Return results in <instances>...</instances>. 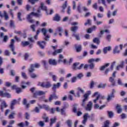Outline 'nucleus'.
I'll return each mask as SVG.
<instances>
[{
	"label": "nucleus",
	"instance_id": "1",
	"mask_svg": "<svg viewBox=\"0 0 127 127\" xmlns=\"http://www.w3.org/2000/svg\"><path fill=\"white\" fill-rule=\"evenodd\" d=\"M37 12L38 13H34L33 12H32L31 13V14L28 15V16L27 17V19H28L29 22H30L31 23H33V22H34V20L32 19V15H34V16H36L37 17H39L40 16H41L40 8L38 9Z\"/></svg>",
	"mask_w": 127,
	"mask_h": 127
},
{
	"label": "nucleus",
	"instance_id": "2",
	"mask_svg": "<svg viewBox=\"0 0 127 127\" xmlns=\"http://www.w3.org/2000/svg\"><path fill=\"white\" fill-rule=\"evenodd\" d=\"M90 95H91V91H88L83 95L84 99H83L82 102L81 104V106L83 108H85L86 107V105H87V102H86V101H88V99L89 98V96H90Z\"/></svg>",
	"mask_w": 127,
	"mask_h": 127
},
{
	"label": "nucleus",
	"instance_id": "3",
	"mask_svg": "<svg viewBox=\"0 0 127 127\" xmlns=\"http://www.w3.org/2000/svg\"><path fill=\"white\" fill-rule=\"evenodd\" d=\"M96 96H97L96 97V98L95 99L93 100V103L95 104L97 103V101L99 100H104L105 99V96L101 95V94L99 93L98 92H96L94 93V94L92 95V97H96Z\"/></svg>",
	"mask_w": 127,
	"mask_h": 127
},
{
	"label": "nucleus",
	"instance_id": "4",
	"mask_svg": "<svg viewBox=\"0 0 127 127\" xmlns=\"http://www.w3.org/2000/svg\"><path fill=\"white\" fill-rule=\"evenodd\" d=\"M117 74V71H115L112 73V76L110 77L109 78V81L111 83L112 86H116V80L115 79L116 77V74Z\"/></svg>",
	"mask_w": 127,
	"mask_h": 127
},
{
	"label": "nucleus",
	"instance_id": "5",
	"mask_svg": "<svg viewBox=\"0 0 127 127\" xmlns=\"http://www.w3.org/2000/svg\"><path fill=\"white\" fill-rule=\"evenodd\" d=\"M79 65H80V63H74L72 65L73 70H81L84 66V64H81L79 66Z\"/></svg>",
	"mask_w": 127,
	"mask_h": 127
},
{
	"label": "nucleus",
	"instance_id": "6",
	"mask_svg": "<svg viewBox=\"0 0 127 127\" xmlns=\"http://www.w3.org/2000/svg\"><path fill=\"white\" fill-rule=\"evenodd\" d=\"M47 30H46L45 28H43L41 30V32L43 34V35L45 37L44 38V40L45 41H49V38H50V36L49 35H46V33H47Z\"/></svg>",
	"mask_w": 127,
	"mask_h": 127
},
{
	"label": "nucleus",
	"instance_id": "7",
	"mask_svg": "<svg viewBox=\"0 0 127 127\" xmlns=\"http://www.w3.org/2000/svg\"><path fill=\"white\" fill-rule=\"evenodd\" d=\"M15 41H14V39H12L11 40V42H10V44L9 45V47L12 51V52H13V55H15L16 54V53L15 52H14V43H15Z\"/></svg>",
	"mask_w": 127,
	"mask_h": 127
},
{
	"label": "nucleus",
	"instance_id": "8",
	"mask_svg": "<svg viewBox=\"0 0 127 127\" xmlns=\"http://www.w3.org/2000/svg\"><path fill=\"white\" fill-rule=\"evenodd\" d=\"M39 85L41 87H42V88H45L46 89H48L51 87L50 82L40 83Z\"/></svg>",
	"mask_w": 127,
	"mask_h": 127
},
{
	"label": "nucleus",
	"instance_id": "9",
	"mask_svg": "<svg viewBox=\"0 0 127 127\" xmlns=\"http://www.w3.org/2000/svg\"><path fill=\"white\" fill-rule=\"evenodd\" d=\"M40 65L38 64H31L30 67L28 69V71L30 73H32L34 71V68H39Z\"/></svg>",
	"mask_w": 127,
	"mask_h": 127
},
{
	"label": "nucleus",
	"instance_id": "10",
	"mask_svg": "<svg viewBox=\"0 0 127 127\" xmlns=\"http://www.w3.org/2000/svg\"><path fill=\"white\" fill-rule=\"evenodd\" d=\"M86 111L88 112H91L92 109H93V102L92 101H89L87 105V106L85 107Z\"/></svg>",
	"mask_w": 127,
	"mask_h": 127
},
{
	"label": "nucleus",
	"instance_id": "11",
	"mask_svg": "<svg viewBox=\"0 0 127 127\" xmlns=\"http://www.w3.org/2000/svg\"><path fill=\"white\" fill-rule=\"evenodd\" d=\"M47 93V91H37L34 93L33 96L35 98L37 96H43Z\"/></svg>",
	"mask_w": 127,
	"mask_h": 127
},
{
	"label": "nucleus",
	"instance_id": "12",
	"mask_svg": "<svg viewBox=\"0 0 127 127\" xmlns=\"http://www.w3.org/2000/svg\"><path fill=\"white\" fill-rule=\"evenodd\" d=\"M0 96L1 97H3V98H11V96L9 94V93L7 92L4 93L3 91L0 90Z\"/></svg>",
	"mask_w": 127,
	"mask_h": 127
},
{
	"label": "nucleus",
	"instance_id": "13",
	"mask_svg": "<svg viewBox=\"0 0 127 127\" xmlns=\"http://www.w3.org/2000/svg\"><path fill=\"white\" fill-rule=\"evenodd\" d=\"M37 45L41 48L42 49H44V47L46 44V42L45 41H38L37 42Z\"/></svg>",
	"mask_w": 127,
	"mask_h": 127
},
{
	"label": "nucleus",
	"instance_id": "14",
	"mask_svg": "<svg viewBox=\"0 0 127 127\" xmlns=\"http://www.w3.org/2000/svg\"><path fill=\"white\" fill-rule=\"evenodd\" d=\"M61 86V83L60 82H58L56 84H54L53 85V87H52V90L53 91H56V90L57 89H59V88H60V87Z\"/></svg>",
	"mask_w": 127,
	"mask_h": 127
},
{
	"label": "nucleus",
	"instance_id": "15",
	"mask_svg": "<svg viewBox=\"0 0 127 127\" xmlns=\"http://www.w3.org/2000/svg\"><path fill=\"white\" fill-rule=\"evenodd\" d=\"M85 92V91L84 90V89L80 88V87H78L77 88V92L76 93V97H78V98L80 97L81 95L80 94V93H81V94H84V92Z\"/></svg>",
	"mask_w": 127,
	"mask_h": 127
},
{
	"label": "nucleus",
	"instance_id": "16",
	"mask_svg": "<svg viewBox=\"0 0 127 127\" xmlns=\"http://www.w3.org/2000/svg\"><path fill=\"white\" fill-rule=\"evenodd\" d=\"M49 63L50 65H53V66H56V65H57V61H56V60L52 59H49Z\"/></svg>",
	"mask_w": 127,
	"mask_h": 127
},
{
	"label": "nucleus",
	"instance_id": "17",
	"mask_svg": "<svg viewBox=\"0 0 127 127\" xmlns=\"http://www.w3.org/2000/svg\"><path fill=\"white\" fill-rule=\"evenodd\" d=\"M0 109L1 112H3V109L5 108H7V104H6V103H5V101H3L0 105Z\"/></svg>",
	"mask_w": 127,
	"mask_h": 127
},
{
	"label": "nucleus",
	"instance_id": "18",
	"mask_svg": "<svg viewBox=\"0 0 127 127\" xmlns=\"http://www.w3.org/2000/svg\"><path fill=\"white\" fill-rule=\"evenodd\" d=\"M16 104H17V100H16V99H13L11 102V104H10L11 110H13V109H14V105H16Z\"/></svg>",
	"mask_w": 127,
	"mask_h": 127
},
{
	"label": "nucleus",
	"instance_id": "19",
	"mask_svg": "<svg viewBox=\"0 0 127 127\" xmlns=\"http://www.w3.org/2000/svg\"><path fill=\"white\" fill-rule=\"evenodd\" d=\"M99 29L100 30V32L98 36L100 38L102 37V35H103L104 33H105V32H107V33H110V31L108 29L104 30H101L102 29V28H99Z\"/></svg>",
	"mask_w": 127,
	"mask_h": 127
},
{
	"label": "nucleus",
	"instance_id": "20",
	"mask_svg": "<svg viewBox=\"0 0 127 127\" xmlns=\"http://www.w3.org/2000/svg\"><path fill=\"white\" fill-rule=\"evenodd\" d=\"M22 104H23V105H24V106H25V107L27 109H28V108H29L30 107V104L27 103V100H26V99H25V98H24L23 100Z\"/></svg>",
	"mask_w": 127,
	"mask_h": 127
},
{
	"label": "nucleus",
	"instance_id": "21",
	"mask_svg": "<svg viewBox=\"0 0 127 127\" xmlns=\"http://www.w3.org/2000/svg\"><path fill=\"white\" fill-rule=\"evenodd\" d=\"M56 32H59L60 36H62V32H63V28L60 26L58 27L56 29Z\"/></svg>",
	"mask_w": 127,
	"mask_h": 127
},
{
	"label": "nucleus",
	"instance_id": "22",
	"mask_svg": "<svg viewBox=\"0 0 127 127\" xmlns=\"http://www.w3.org/2000/svg\"><path fill=\"white\" fill-rule=\"evenodd\" d=\"M72 37H75L76 40L79 41L81 40V38L80 37V34L77 33H74L72 34Z\"/></svg>",
	"mask_w": 127,
	"mask_h": 127
},
{
	"label": "nucleus",
	"instance_id": "23",
	"mask_svg": "<svg viewBox=\"0 0 127 127\" xmlns=\"http://www.w3.org/2000/svg\"><path fill=\"white\" fill-rule=\"evenodd\" d=\"M57 99H58V96H56V94H52L50 95L49 98V101L52 102V100H57Z\"/></svg>",
	"mask_w": 127,
	"mask_h": 127
},
{
	"label": "nucleus",
	"instance_id": "24",
	"mask_svg": "<svg viewBox=\"0 0 127 127\" xmlns=\"http://www.w3.org/2000/svg\"><path fill=\"white\" fill-rule=\"evenodd\" d=\"M101 61V59L97 58V59H90L88 60V63H93V62H100Z\"/></svg>",
	"mask_w": 127,
	"mask_h": 127
},
{
	"label": "nucleus",
	"instance_id": "25",
	"mask_svg": "<svg viewBox=\"0 0 127 127\" xmlns=\"http://www.w3.org/2000/svg\"><path fill=\"white\" fill-rule=\"evenodd\" d=\"M88 116H89V114L85 113L83 116V120L82 121L83 125H86V123L88 120Z\"/></svg>",
	"mask_w": 127,
	"mask_h": 127
},
{
	"label": "nucleus",
	"instance_id": "26",
	"mask_svg": "<svg viewBox=\"0 0 127 127\" xmlns=\"http://www.w3.org/2000/svg\"><path fill=\"white\" fill-rule=\"evenodd\" d=\"M61 18V17H60V15L58 14H56L53 17V20L55 21H60Z\"/></svg>",
	"mask_w": 127,
	"mask_h": 127
},
{
	"label": "nucleus",
	"instance_id": "27",
	"mask_svg": "<svg viewBox=\"0 0 127 127\" xmlns=\"http://www.w3.org/2000/svg\"><path fill=\"white\" fill-rule=\"evenodd\" d=\"M125 67V62H121V64L116 67V70H120V68H123Z\"/></svg>",
	"mask_w": 127,
	"mask_h": 127
},
{
	"label": "nucleus",
	"instance_id": "28",
	"mask_svg": "<svg viewBox=\"0 0 127 127\" xmlns=\"http://www.w3.org/2000/svg\"><path fill=\"white\" fill-rule=\"evenodd\" d=\"M50 76L52 78L53 81L54 82H56L57 80V76L56 75L53 74V72H50L49 73Z\"/></svg>",
	"mask_w": 127,
	"mask_h": 127
},
{
	"label": "nucleus",
	"instance_id": "29",
	"mask_svg": "<svg viewBox=\"0 0 127 127\" xmlns=\"http://www.w3.org/2000/svg\"><path fill=\"white\" fill-rule=\"evenodd\" d=\"M110 66V63L106 64L105 65L100 67V71H104L106 68H108Z\"/></svg>",
	"mask_w": 127,
	"mask_h": 127
},
{
	"label": "nucleus",
	"instance_id": "30",
	"mask_svg": "<svg viewBox=\"0 0 127 127\" xmlns=\"http://www.w3.org/2000/svg\"><path fill=\"white\" fill-rule=\"evenodd\" d=\"M112 49V47L111 46L106 47L103 49V52L104 54H107L108 53V51H110Z\"/></svg>",
	"mask_w": 127,
	"mask_h": 127
},
{
	"label": "nucleus",
	"instance_id": "31",
	"mask_svg": "<svg viewBox=\"0 0 127 127\" xmlns=\"http://www.w3.org/2000/svg\"><path fill=\"white\" fill-rule=\"evenodd\" d=\"M42 10H45V11H46L47 12V7L44 5V3L41 2V6L40 7Z\"/></svg>",
	"mask_w": 127,
	"mask_h": 127
},
{
	"label": "nucleus",
	"instance_id": "32",
	"mask_svg": "<svg viewBox=\"0 0 127 127\" xmlns=\"http://www.w3.org/2000/svg\"><path fill=\"white\" fill-rule=\"evenodd\" d=\"M96 29H97V26H93V27H92L90 28H89L87 30V33H92V31H93V30H96Z\"/></svg>",
	"mask_w": 127,
	"mask_h": 127
},
{
	"label": "nucleus",
	"instance_id": "33",
	"mask_svg": "<svg viewBox=\"0 0 127 127\" xmlns=\"http://www.w3.org/2000/svg\"><path fill=\"white\" fill-rule=\"evenodd\" d=\"M75 47L76 52H81V51L82 50V46H81V45H79L78 46H77V45H75Z\"/></svg>",
	"mask_w": 127,
	"mask_h": 127
},
{
	"label": "nucleus",
	"instance_id": "34",
	"mask_svg": "<svg viewBox=\"0 0 127 127\" xmlns=\"http://www.w3.org/2000/svg\"><path fill=\"white\" fill-rule=\"evenodd\" d=\"M114 98H115V95H112V94H110L108 95L107 100L109 102L110 101H112V100H113V99H114Z\"/></svg>",
	"mask_w": 127,
	"mask_h": 127
},
{
	"label": "nucleus",
	"instance_id": "35",
	"mask_svg": "<svg viewBox=\"0 0 127 127\" xmlns=\"http://www.w3.org/2000/svg\"><path fill=\"white\" fill-rule=\"evenodd\" d=\"M116 109L117 110V113L118 114H121L122 112H123V110L122 109V108H121V105L118 104L116 106Z\"/></svg>",
	"mask_w": 127,
	"mask_h": 127
},
{
	"label": "nucleus",
	"instance_id": "36",
	"mask_svg": "<svg viewBox=\"0 0 127 127\" xmlns=\"http://www.w3.org/2000/svg\"><path fill=\"white\" fill-rule=\"evenodd\" d=\"M63 51V50L62 49H58L56 51L53 53V55H57V54H59V53H61Z\"/></svg>",
	"mask_w": 127,
	"mask_h": 127
},
{
	"label": "nucleus",
	"instance_id": "37",
	"mask_svg": "<svg viewBox=\"0 0 127 127\" xmlns=\"http://www.w3.org/2000/svg\"><path fill=\"white\" fill-rule=\"evenodd\" d=\"M30 43L28 41H23L21 42V45L23 47H25V46H28L29 45Z\"/></svg>",
	"mask_w": 127,
	"mask_h": 127
},
{
	"label": "nucleus",
	"instance_id": "38",
	"mask_svg": "<svg viewBox=\"0 0 127 127\" xmlns=\"http://www.w3.org/2000/svg\"><path fill=\"white\" fill-rule=\"evenodd\" d=\"M67 1H65L64 3L63 4L62 6V12H65V8H66V7H67Z\"/></svg>",
	"mask_w": 127,
	"mask_h": 127
},
{
	"label": "nucleus",
	"instance_id": "39",
	"mask_svg": "<svg viewBox=\"0 0 127 127\" xmlns=\"http://www.w3.org/2000/svg\"><path fill=\"white\" fill-rule=\"evenodd\" d=\"M78 27L77 26H72L70 28V30L72 32H75L78 30Z\"/></svg>",
	"mask_w": 127,
	"mask_h": 127
},
{
	"label": "nucleus",
	"instance_id": "40",
	"mask_svg": "<svg viewBox=\"0 0 127 127\" xmlns=\"http://www.w3.org/2000/svg\"><path fill=\"white\" fill-rule=\"evenodd\" d=\"M113 53L114 54L120 53V50H119V47H118V46H116L115 47V49L113 50Z\"/></svg>",
	"mask_w": 127,
	"mask_h": 127
},
{
	"label": "nucleus",
	"instance_id": "41",
	"mask_svg": "<svg viewBox=\"0 0 127 127\" xmlns=\"http://www.w3.org/2000/svg\"><path fill=\"white\" fill-rule=\"evenodd\" d=\"M66 124H67L68 127H72L73 123L72 122V120H68L66 121Z\"/></svg>",
	"mask_w": 127,
	"mask_h": 127
},
{
	"label": "nucleus",
	"instance_id": "42",
	"mask_svg": "<svg viewBox=\"0 0 127 127\" xmlns=\"http://www.w3.org/2000/svg\"><path fill=\"white\" fill-rule=\"evenodd\" d=\"M56 121H57V119L56 117H55L54 118L51 119L50 126H52L53 124H55V123H56Z\"/></svg>",
	"mask_w": 127,
	"mask_h": 127
},
{
	"label": "nucleus",
	"instance_id": "43",
	"mask_svg": "<svg viewBox=\"0 0 127 127\" xmlns=\"http://www.w3.org/2000/svg\"><path fill=\"white\" fill-rule=\"evenodd\" d=\"M3 16L4 17V18L5 19V20H7V19H8L9 18V17H8V15H7V13H6V11H3Z\"/></svg>",
	"mask_w": 127,
	"mask_h": 127
},
{
	"label": "nucleus",
	"instance_id": "44",
	"mask_svg": "<svg viewBox=\"0 0 127 127\" xmlns=\"http://www.w3.org/2000/svg\"><path fill=\"white\" fill-rule=\"evenodd\" d=\"M17 18L19 21H22V19L21 18V12H18L17 13Z\"/></svg>",
	"mask_w": 127,
	"mask_h": 127
},
{
	"label": "nucleus",
	"instance_id": "45",
	"mask_svg": "<svg viewBox=\"0 0 127 127\" xmlns=\"http://www.w3.org/2000/svg\"><path fill=\"white\" fill-rule=\"evenodd\" d=\"M77 107H78V104H74L73 105V107L72 109L73 113H77Z\"/></svg>",
	"mask_w": 127,
	"mask_h": 127
},
{
	"label": "nucleus",
	"instance_id": "46",
	"mask_svg": "<svg viewBox=\"0 0 127 127\" xmlns=\"http://www.w3.org/2000/svg\"><path fill=\"white\" fill-rule=\"evenodd\" d=\"M89 67L90 70H93L94 68H95V64L93 63H90V64H89Z\"/></svg>",
	"mask_w": 127,
	"mask_h": 127
},
{
	"label": "nucleus",
	"instance_id": "47",
	"mask_svg": "<svg viewBox=\"0 0 127 127\" xmlns=\"http://www.w3.org/2000/svg\"><path fill=\"white\" fill-rule=\"evenodd\" d=\"M93 41L94 43H97L98 45L100 44V40L98 38H95Z\"/></svg>",
	"mask_w": 127,
	"mask_h": 127
},
{
	"label": "nucleus",
	"instance_id": "48",
	"mask_svg": "<svg viewBox=\"0 0 127 127\" xmlns=\"http://www.w3.org/2000/svg\"><path fill=\"white\" fill-rule=\"evenodd\" d=\"M61 115L62 116H66V112L64 108H63L61 110Z\"/></svg>",
	"mask_w": 127,
	"mask_h": 127
},
{
	"label": "nucleus",
	"instance_id": "49",
	"mask_svg": "<svg viewBox=\"0 0 127 127\" xmlns=\"http://www.w3.org/2000/svg\"><path fill=\"white\" fill-rule=\"evenodd\" d=\"M106 84H100L99 85H98L97 87L100 89H104L105 87H106Z\"/></svg>",
	"mask_w": 127,
	"mask_h": 127
},
{
	"label": "nucleus",
	"instance_id": "50",
	"mask_svg": "<svg viewBox=\"0 0 127 127\" xmlns=\"http://www.w3.org/2000/svg\"><path fill=\"white\" fill-rule=\"evenodd\" d=\"M107 113L110 118H113V117H114V113H113L112 111H107Z\"/></svg>",
	"mask_w": 127,
	"mask_h": 127
},
{
	"label": "nucleus",
	"instance_id": "51",
	"mask_svg": "<svg viewBox=\"0 0 127 127\" xmlns=\"http://www.w3.org/2000/svg\"><path fill=\"white\" fill-rule=\"evenodd\" d=\"M38 124L39 126V127H44V125H45V124L44 123V122L43 121H40L38 123Z\"/></svg>",
	"mask_w": 127,
	"mask_h": 127
},
{
	"label": "nucleus",
	"instance_id": "52",
	"mask_svg": "<svg viewBox=\"0 0 127 127\" xmlns=\"http://www.w3.org/2000/svg\"><path fill=\"white\" fill-rule=\"evenodd\" d=\"M77 10L78 11V12H82V10H81V2H79L78 5L77 7Z\"/></svg>",
	"mask_w": 127,
	"mask_h": 127
},
{
	"label": "nucleus",
	"instance_id": "53",
	"mask_svg": "<svg viewBox=\"0 0 127 127\" xmlns=\"http://www.w3.org/2000/svg\"><path fill=\"white\" fill-rule=\"evenodd\" d=\"M22 92V90L21 88L18 87L17 88H16V93L17 94H19Z\"/></svg>",
	"mask_w": 127,
	"mask_h": 127
},
{
	"label": "nucleus",
	"instance_id": "54",
	"mask_svg": "<svg viewBox=\"0 0 127 127\" xmlns=\"http://www.w3.org/2000/svg\"><path fill=\"white\" fill-rule=\"evenodd\" d=\"M15 115V113H12L11 114H10L8 116V118L10 119H14V115Z\"/></svg>",
	"mask_w": 127,
	"mask_h": 127
},
{
	"label": "nucleus",
	"instance_id": "55",
	"mask_svg": "<svg viewBox=\"0 0 127 127\" xmlns=\"http://www.w3.org/2000/svg\"><path fill=\"white\" fill-rule=\"evenodd\" d=\"M91 21H92V20H91L90 19H88L87 20V21H86V22H85V23H84V25H88V24L89 25H91Z\"/></svg>",
	"mask_w": 127,
	"mask_h": 127
},
{
	"label": "nucleus",
	"instance_id": "56",
	"mask_svg": "<svg viewBox=\"0 0 127 127\" xmlns=\"http://www.w3.org/2000/svg\"><path fill=\"white\" fill-rule=\"evenodd\" d=\"M25 118L26 120H29V118H30V115L28 113H26L25 114Z\"/></svg>",
	"mask_w": 127,
	"mask_h": 127
},
{
	"label": "nucleus",
	"instance_id": "57",
	"mask_svg": "<svg viewBox=\"0 0 127 127\" xmlns=\"http://www.w3.org/2000/svg\"><path fill=\"white\" fill-rule=\"evenodd\" d=\"M40 108L41 109H42L43 108L44 109H45V110H48L49 106L47 105H43L42 106H40Z\"/></svg>",
	"mask_w": 127,
	"mask_h": 127
},
{
	"label": "nucleus",
	"instance_id": "58",
	"mask_svg": "<svg viewBox=\"0 0 127 127\" xmlns=\"http://www.w3.org/2000/svg\"><path fill=\"white\" fill-rule=\"evenodd\" d=\"M7 40H8V36L7 35H5L3 37V41L4 42H7Z\"/></svg>",
	"mask_w": 127,
	"mask_h": 127
},
{
	"label": "nucleus",
	"instance_id": "59",
	"mask_svg": "<svg viewBox=\"0 0 127 127\" xmlns=\"http://www.w3.org/2000/svg\"><path fill=\"white\" fill-rule=\"evenodd\" d=\"M10 54V53L9 52V51L6 50L4 51V55H5V56H9Z\"/></svg>",
	"mask_w": 127,
	"mask_h": 127
},
{
	"label": "nucleus",
	"instance_id": "60",
	"mask_svg": "<svg viewBox=\"0 0 127 127\" xmlns=\"http://www.w3.org/2000/svg\"><path fill=\"white\" fill-rule=\"evenodd\" d=\"M82 77H83V73H79L76 75V78L77 79H81Z\"/></svg>",
	"mask_w": 127,
	"mask_h": 127
},
{
	"label": "nucleus",
	"instance_id": "61",
	"mask_svg": "<svg viewBox=\"0 0 127 127\" xmlns=\"http://www.w3.org/2000/svg\"><path fill=\"white\" fill-rule=\"evenodd\" d=\"M28 1L31 3V4H35V2H37V0H28Z\"/></svg>",
	"mask_w": 127,
	"mask_h": 127
},
{
	"label": "nucleus",
	"instance_id": "62",
	"mask_svg": "<svg viewBox=\"0 0 127 127\" xmlns=\"http://www.w3.org/2000/svg\"><path fill=\"white\" fill-rule=\"evenodd\" d=\"M111 38H112V35L109 34L106 36V39L108 41H111Z\"/></svg>",
	"mask_w": 127,
	"mask_h": 127
},
{
	"label": "nucleus",
	"instance_id": "63",
	"mask_svg": "<svg viewBox=\"0 0 127 127\" xmlns=\"http://www.w3.org/2000/svg\"><path fill=\"white\" fill-rule=\"evenodd\" d=\"M76 1H72V8L73 9H76Z\"/></svg>",
	"mask_w": 127,
	"mask_h": 127
},
{
	"label": "nucleus",
	"instance_id": "64",
	"mask_svg": "<svg viewBox=\"0 0 127 127\" xmlns=\"http://www.w3.org/2000/svg\"><path fill=\"white\" fill-rule=\"evenodd\" d=\"M120 123L118 122H115L114 124L113 125V127H120Z\"/></svg>",
	"mask_w": 127,
	"mask_h": 127
}]
</instances>
